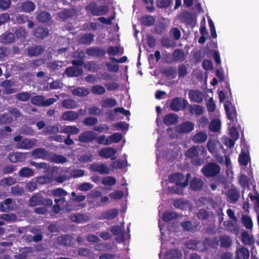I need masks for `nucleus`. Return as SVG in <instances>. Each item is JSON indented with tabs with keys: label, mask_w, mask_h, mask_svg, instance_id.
Masks as SVG:
<instances>
[{
	"label": "nucleus",
	"mask_w": 259,
	"mask_h": 259,
	"mask_svg": "<svg viewBox=\"0 0 259 259\" xmlns=\"http://www.w3.org/2000/svg\"><path fill=\"white\" fill-rule=\"evenodd\" d=\"M51 18V14L47 11H42L36 16V20L41 23H46L50 21Z\"/></svg>",
	"instance_id": "6ab92c4d"
},
{
	"label": "nucleus",
	"mask_w": 259,
	"mask_h": 259,
	"mask_svg": "<svg viewBox=\"0 0 259 259\" xmlns=\"http://www.w3.org/2000/svg\"><path fill=\"white\" fill-rule=\"evenodd\" d=\"M221 127V121L219 119L213 120L209 125L210 130L211 131L216 132L219 131Z\"/></svg>",
	"instance_id": "49530a36"
},
{
	"label": "nucleus",
	"mask_w": 259,
	"mask_h": 259,
	"mask_svg": "<svg viewBox=\"0 0 259 259\" xmlns=\"http://www.w3.org/2000/svg\"><path fill=\"white\" fill-rule=\"evenodd\" d=\"M32 142L29 140L25 139L17 143V147L18 148L28 149L31 148Z\"/></svg>",
	"instance_id": "473e14b6"
},
{
	"label": "nucleus",
	"mask_w": 259,
	"mask_h": 259,
	"mask_svg": "<svg viewBox=\"0 0 259 259\" xmlns=\"http://www.w3.org/2000/svg\"><path fill=\"white\" fill-rule=\"evenodd\" d=\"M221 246L223 247L229 246L231 243V239L228 236H222L220 237Z\"/></svg>",
	"instance_id": "e2e57ef3"
},
{
	"label": "nucleus",
	"mask_w": 259,
	"mask_h": 259,
	"mask_svg": "<svg viewBox=\"0 0 259 259\" xmlns=\"http://www.w3.org/2000/svg\"><path fill=\"white\" fill-rule=\"evenodd\" d=\"M116 182V179L110 176L106 177L102 180V183L104 185L107 186H112L115 184Z\"/></svg>",
	"instance_id": "de8ad7c7"
},
{
	"label": "nucleus",
	"mask_w": 259,
	"mask_h": 259,
	"mask_svg": "<svg viewBox=\"0 0 259 259\" xmlns=\"http://www.w3.org/2000/svg\"><path fill=\"white\" fill-rule=\"evenodd\" d=\"M30 164L38 169H44L45 172L50 174H53L57 170V167H51L48 163L45 162L37 163L33 161H30Z\"/></svg>",
	"instance_id": "39448f33"
},
{
	"label": "nucleus",
	"mask_w": 259,
	"mask_h": 259,
	"mask_svg": "<svg viewBox=\"0 0 259 259\" xmlns=\"http://www.w3.org/2000/svg\"><path fill=\"white\" fill-rule=\"evenodd\" d=\"M95 133L93 132L87 131L79 136V140L82 142H89L95 139Z\"/></svg>",
	"instance_id": "4468645a"
},
{
	"label": "nucleus",
	"mask_w": 259,
	"mask_h": 259,
	"mask_svg": "<svg viewBox=\"0 0 259 259\" xmlns=\"http://www.w3.org/2000/svg\"><path fill=\"white\" fill-rule=\"evenodd\" d=\"M14 34L11 32L3 33L0 37V41L3 44H10L14 41Z\"/></svg>",
	"instance_id": "aec40b11"
},
{
	"label": "nucleus",
	"mask_w": 259,
	"mask_h": 259,
	"mask_svg": "<svg viewBox=\"0 0 259 259\" xmlns=\"http://www.w3.org/2000/svg\"><path fill=\"white\" fill-rule=\"evenodd\" d=\"M90 168L93 171L101 174H108L111 171V168L104 163H94L90 165Z\"/></svg>",
	"instance_id": "20e7f679"
},
{
	"label": "nucleus",
	"mask_w": 259,
	"mask_h": 259,
	"mask_svg": "<svg viewBox=\"0 0 259 259\" xmlns=\"http://www.w3.org/2000/svg\"><path fill=\"white\" fill-rule=\"evenodd\" d=\"M220 148L221 145L218 141H209L207 143V148L212 154H215L217 153V150Z\"/></svg>",
	"instance_id": "5701e85b"
},
{
	"label": "nucleus",
	"mask_w": 259,
	"mask_h": 259,
	"mask_svg": "<svg viewBox=\"0 0 259 259\" xmlns=\"http://www.w3.org/2000/svg\"><path fill=\"white\" fill-rule=\"evenodd\" d=\"M142 22L145 25L150 26L154 24V19L152 16H145L142 18Z\"/></svg>",
	"instance_id": "680f3d73"
},
{
	"label": "nucleus",
	"mask_w": 259,
	"mask_h": 259,
	"mask_svg": "<svg viewBox=\"0 0 259 259\" xmlns=\"http://www.w3.org/2000/svg\"><path fill=\"white\" fill-rule=\"evenodd\" d=\"M8 111L15 118H17L21 116V113L20 110L16 107H9L8 108Z\"/></svg>",
	"instance_id": "3c124183"
},
{
	"label": "nucleus",
	"mask_w": 259,
	"mask_h": 259,
	"mask_svg": "<svg viewBox=\"0 0 259 259\" xmlns=\"http://www.w3.org/2000/svg\"><path fill=\"white\" fill-rule=\"evenodd\" d=\"M118 211L116 209H111L103 213V218L104 219L112 220L116 218L117 215Z\"/></svg>",
	"instance_id": "f704fd0d"
},
{
	"label": "nucleus",
	"mask_w": 259,
	"mask_h": 259,
	"mask_svg": "<svg viewBox=\"0 0 259 259\" xmlns=\"http://www.w3.org/2000/svg\"><path fill=\"white\" fill-rule=\"evenodd\" d=\"M82 72V69L79 67H74L66 70V74L73 76H79Z\"/></svg>",
	"instance_id": "72a5a7b5"
},
{
	"label": "nucleus",
	"mask_w": 259,
	"mask_h": 259,
	"mask_svg": "<svg viewBox=\"0 0 259 259\" xmlns=\"http://www.w3.org/2000/svg\"><path fill=\"white\" fill-rule=\"evenodd\" d=\"M93 187V185L89 183H83L78 185V189L80 191H88Z\"/></svg>",
	"instance_id": "0e129e2a"
},
{
	"label": "nucleus",
	"mask_w": 259,
	"mask_h": 259,
	"mask_svg": "<svg viewBox=\"0 0 259 259\" xmlns=\"http://www.w3.org/2000/svg\"><path fill=\"white\" fill-rule=\"evenodd\" d=\"M220 170L219 166L213 163L208 164L202 169L203 174L207 177L213 176L218 174Z\"/></svg>",
	"instance_id": "7ed1b4c3"
},
{
	"label": "nucleus",
	"mask_w": 259,
	"mask_h": 259,
	"mask_svg": "<svg viewBox=\"0 0 259 259\" xmlns=\"http://www.w3.org/2000/svg\"><path fill=\"white\" fill-rule=\"evenodd\" d=\"M189 96L191 100L200 103L203 101V94L198 91H190L189 93Z\"/></svg>",
	"instance_id": "ddd939ff"
},
{
	"label": "nucleus",
	"mask_w": 259,
	"mask_h": 259,
	"mask_svg": "<svg viewBox=\"0 0 259 259\" xmlns=\"http://www.w3.org/2000/svg\"><path fill=\"white\" fill-rule=\"evenodd\" d=\"M70 219L74 222L82 223L87 222L89 220V217L87 214L76 213L72 215Z\"/></svg>",
	"instance_id": "a211bd4d"
},
{
	"label": "nucleus",
	"mask_w": 259,
	"mask_h": 259,
	"mask_svg": "<svg viewBox=\"0 0 259 259\" xmlns=\"http://www.w3.org/2000/svg\"><path fill=\"white\" fill-rule=\"evenodd\" d=\"M200 200L202 201L204 203V204H205V202H208L209 203V205L211 206L212 207L217 209L218 208L219 211L218 212V214L220 213L221 214L222 213V208L221 206H218V205L217 203L214 202L213 200L212 199L211 200H207L205 198H200Z\"/></svg>",
	"instance_id": "37998d69"
},
{
	"label": "nucleus",
	"mask_w": 259,
	"mask_h": 259,
	"mask_svg": "<svg viewBox=\"0 0 259 259\" xmlns=\"http://www.w3.org/2000/svg\"><path fill=\"white\" fill-rule=\"evenodd\" d=\"M191 188L194 190H198L202 187V182L199 179H194L190 183Z\"/></svg>",
	"instance_id": "58836bf2"
},
{
	"label": "nucleus",
	"mask_w": 259,
	"mask_h": 259,
	"mask_svg": "<svg viewBox=\"0 0 259 259\" xmlns=\"http://www.w3.org/2000/svg\"><path fill=\"white\" fill-rule=\"evenodd\" d=\"M49 34V30L47 27L38 26L36 27L33 32L35 37L39 39H44Z\"/></svg>",
	"instance_id": "9d476101"
},
{
	"label": "nucleus",
	"mask_w": 259,
	"mask_h": 259,
	"mask_svg": "<svg viewBox=\"0 0 259 259\" xmlns=\"http://www.w3.org/2000/svg\"><path fill=\"white\" fill-rule=\"evenodd\" d=\"M78 114L72 111H66V120H72L77 118Z\"/></svg>",
	"instance_id": "338daca9"
},
{
	"label": "nucleus",
	"mask_w": 259,
	"mask_h": 259,
	"mask_svg": "<svg viewBox=\"0 0 259 259\" xmlns=\"http://www.w3.org/2000/svg\"><path fill=\"white\" fill-rule=\"evenodd\" d=\"M20 8L22 11L30 13L34 10L35 5L32 1H26L21 4Z\"/></svg>",
	"instance_id": "f8f14e48"
},
{
	"label": "nucleus",
	"mask_w": 259,
	"mask_h": 259,
	"mask_svg": "<svg viewBox=\"0 0 259 259\" xmlns=\"http://www.w3.org/2000/svg\"><path fill=\"white\" fill-rule=\"evenodd\" d=\"M116 153V150L111 147L103 148L98 151V154L100 156L106 159L111 158V159L115 158L114 155Z\"/></svg>",
	"instance_id": "0eeeda50"
},
{
	"label": "nucleus",
	"mask_w": 259,
	"mask_h": 259,
	"mask_svg": "<svg viewBox=\"0 0 259 259\" xmlns=\"http://www.w3.org/2000/svg\"><path fill=\"white\" fill-rule=\"evenodd\" d=\"M176 217V214L173 212L166 211L163 215L162 219L165 222H168Z\"/></svg>",
	"instance_id": "6e6d98bb"
},
{
	"label": "nucleus",
	"mask_w": 259,
	"mask_h": 259,
	"mask_svg": "<svg viewBox=\"0 0 259 259\" xmlns=\"http://www.w3.org/2000/svg\"><path fill=\"white\" fill-rule=\"evenodd\" d=\"M98 122L97 118L89 117L85 118L83 121V123L87 125H93L97 124Z\"/></svg>",
	"instance_id": "69168bd1"
},
{
	"label": "nucleus",
	"mask_w": 259,
	"mask_h": 259,
	"mask_svg": "<svg viewBox=\"0 0 259 259\" xmlns=\"http://www.w3.org/2000/svg\"><path fill=\"white\" fill-rule=\"evenodd\" d=\"M97 142L99 144H103L104 145H110L109 136H106L105 135H102L98 137L97 139Z\"/></svg>",
	"instance_id": "864d4df0"
},
{
	"label": "nucleus",
	"mask_w": 259,
	"mask_h": 259,
	"mask_svg": "<svg viewBox=\"0 0 259 259\" xmlns=\"http://www.w3.org/2000/svg\"><path fill=\"white\" fill-rule=\"evenodd\" d=\"M54 178L52 175L40 176L37 178V182L42 185L50 184L54 182Z\"/></svg>",
	"instance_id": "393cba45"
},
{
	"label": "nucleus",
	"mask_w": 259,
	"mask_h": 259,
	"mask_svg": "<svg viewBox=\"0 0 259 259\" xmlns=\"http://www.w3.org/2000/svg\"><path fill=\"white\" fill-rule=\"evenodd\" d=\"M16 216L14 214L6 213L2 215L1 219L7 222H10L15 220Z\"/></svg>",
	"instance_id": "774afa93"
},
{
	"label": "nucleus",
	"mask_w": 259,
	"mask_h": 259,
	"mask_svg": "<svg viewBox=\"0 0 259 259\" xmlns=\"http://www.w3.org/2000/svg\"><path fill=\"white\" fill-rule=\"evenodd\" d=\"M228 196L229 200L232 202L237 201L239 198V193L235 190H232L228 192Z\"/></svg>",
	"instance_id": "8fccbe9b"
},
{
	"label": "nucleus",
	"mask_w": 259,
	"mask_h": 259,
	"mask_svg": "<svg viewBox=\"0 0 259 259\" xmlns=\"http://www.w3.org/2000/svg\"><path fill=\"white\" fill-rule=\"evenodd\" d=\"M25 158V154L20 152H16L9 155V159L12 162L21 161L24 159Z\"/></svg>",
	"instance_id": "cd10ccee"
},
{
	"label": "nucleus",
	"mask_w": 259,
	"mask_h": 259,
	"mask_svg": "<svg viewBox=\"0 0 259 259\" xmlns=\"http://www.w3.org/2000/svg\"><path fill=\"white\" fill-rule=\"evenodd\" d=\"M249 256V252L247 249L244 247H241L236 251V257L238 259H247Z\"/></svg>",
	"instance_id": "b1692460"
},
{
	"label": "nucleus",
	"mask_w": 259,
	"mask_h": 259,
	"mask_svg": "<svg viewBox=\"0 0 259 259\" xmlns=\"http://www.w3.org/2000/svg\"><path fill=\"white\" fill-rule=\"evenodd\" d=\"M122 138V135L120 133H116L109 136L110 145L113 143L119 142Z\"/></svg>",
	"instance_id": "c03bdc74"
},
{
	"label": "nucleus",
	"mask_w": 259,
	"mask_h": 259,
	"mask_svg": "<svg viewBox=\"0 0 259 259\" xmlns=\"http://www.w3.org/2000/svg\"><path fill=\"white\" fill-rule=\"evenodd\" d=\"M123 227L119 226H113L111 229V232L114 235L118 236L116 240L120 242L123 240Z\"/></svg>",
	"instance_id": "4be33fe9"
},
{
	"label": "nucleus",
	"mask_w": 259,
	"mask_h": 259,
	"mask_svg": "<svg viewBox=\"0 0 259 259\" xmlns=\"http://www.w3.org/2000/svg\"><path fill=\"white\" fill-rule=\"evenodd\" d=\"M12 120V117L7 114H3L0 115V123L2 124L11 123Z\"/></svg>",
	"instance_id": "09e8293b"
},
{
	"label": "nucleus",
	"mask_w": 259,
	"mask_h": 259,
	"mask_svg": "<svg viewBox=\"0 0 259 259\" xmlns=\"http://www.w3.org/2000/svg\"><path fill=\"white\" fill-rule=\"evenodd\" d=\"M241 238L242 241L246 245H251L254 243L253 237L246 232L242 233Z\"/></svg>",
	"instance_id": "c9c22d12"
},
{
	"label": "nucleus",
	"mask_w": 259,
	"mask_h": 259,
	"mask_svg": "<svg viewBox=\"0 0 259 259\" xmlns=\"http://www.w3.org/2000/svg\"><path fill=\"white\" fill-rule=\"evenodd\" d=\"M51 161L57 163H63L65 162V157L62 155L53 153L52 155L49 154V158Z\"/></svg>",
	"instance_id": "c85d7f7f"
},
{
	"label": "nucleus",
	"mask_w": 259,
	"mask_h": 259,
	"mask_svg": "<svg viewBox=\"0 0 259 259\" xmlns=\"http://www.w3.org/2000/svg\"><path fill=\"white\" fill-rule=\"evenodd\" d=\"M204 148L201 146H193L189 148L186 152V156L188 157H194L198 154V151H203Z\"/></svg>",
	"instance_id": "2eb2a0df"
},
{
	"label": "nucleus",
	"mask_w": 259,
	"mask_h": 259,
	"mask_svg": "<svg viewBox=\"0 0 259 259\" xmlns=\"http://www.w3.org/2000/svg\"><path fill=\"white\" fill-rule=\"evenodd\" d=\"M224 107L227 117L231 121L228 123L230 136L232 139L237 140L239 137V134L234 126V122L236 121V112L234 105L232 103L226 102L224 104Z\"/></svg>",
	"instance_id": "f03ea898"
},
{
	"label": "nucleus",
	"mask_w": 259,
	"mask_h": 259,
	"mask_svg": "<svg viewBox=\"0 0 259 259\" xmlns=\"http://www.w3.org/2000/svg\"><path fill=\"white\" fill-rule=\"evenodd\" d=\"M89 93L88 90L81 88H78L73 91V94L78 96L87 95Z\"/></svg>",
	"instance_id": "13d9d810"
},
{
	"label": "nucleus",
	"mask_w": 259,
	"mask_h": 259,
	"mask_svg": "<svg viewBox=\"0 0 259 259\" xmlns=\"http://www.w3.org/2000/svg\"><path fill=\"white\" fill-rule=\"evenodd\" d=\"M125 166V163L123 161L117 160L111 162L110 165L111 170L114 169L123 168Z\"/></svg>",
	"instance_id": "a19ab883"
},
{
	"label": "nucleus",
	"mask_w": 259,
	"mask_h": 259,
	"mask_svg": "<svg viewBox=\"0 0 259 259\" xmlns=\"http://www.w3.org/2000/svg\"><path fill=\"white\" fill-rule=\"evenodd\" d=\"M16 37L21 40H24L27 35V32L25 29L22 27H19L17 29L15 32Z\"/></svg>",
	"instance_id": "a18cd8bd"
},
{
	"label": "nucleus",
	"mask_w": 259,
	"mask_h": 259,
	"mask_svg": "<svg viewBox=\"0 0 259 259\" xmlns=\"http://www.w3.org/2000/svg\"><path fill=\"white\" fill-rule=\"evenodd\" d=\"M108 10L106 6H100L93 10V14L95 15H103L106 13Z\"/></svg>",
	"instance_id": "79ce46f5"
},
{
	"label": "nucleus",
	"mask_w": 259,
	"mask_h": 259,
	"mask_svg": "<svg viewBox=\"0 0 259 259\" xmlns=\"http://www.w3.org/2000/svg\"><path fill=\"white\" fill-rule=\"evenodd\" d=\"M190 112L192 114L200 115L203 112L202 108L199 105H194L192 106L190 109Z\"/></svg>",
	"instance_id": "4d7b16f0"
},
{
	"label": "nucleus",
	"mask_w": 259,
	"mask_h": 259,
	"mask_svg": "<svg viewBox=\"0 0 259 259\" xmlns=\"http://www.w3.org/2000/svg\"><path fill=\"white\" fill-rule=\"evenodd\" d=\"M182 255L180 251L177 249L171 250L165 254L164 259H179Z\"/></svg>",
	"instance_id": "412c9836"
},
{
	"label": "nucleus",
	"mask_w": 259,
	"mask_h": 259,
	"mask_svg": "<svg viewBox=\"0 0 259 259\" xmlns=\"http://www.w3.org/2000/svg\"><path fill=\"white\" fill-rule=\"evenodd\" d=\"M45 51V48L41 45H36L28 49L27 53L29 56H37L41 55Z\"/></svg>",
	"instance_id": "9b49d317"
},
{
	"label": "nucleus",
	"mask_w": 259,
	"mask_h": 259,
	"mask_svg": "<svg viewBox=\"0 0 259 259\" xmlns=\"http://www.w3.org/2000/svg\"><path fill=\"white\" fill-rule=\"evenodd\" d=\"M12 203V199L10 198L6 199L0 203V210L4 212H9L11 210L10 204Z\"/></svg>",
	"instance_id": "a878e982"
},
{
	"label": "nucleus",
	"mask_w": 259,
	"mask_h": 259,
	"mask_svg": "<svg viewBox=\"0 0 259 259\" xmlns=\"http://www.w3.org/2000/svg\"><path fill=\"white\" fill-rule=\"evenodd\" d=\"M242 219L243 223L247 229H250L252 227V222L249 217L243 215Z\"/></svg>",
	"instance_id": "5fc2aeb1"
},
{
	"label": "nucleus",
	"mask_w": 259,
	"mask_h": 259,
	"mask_svg": "<svg viewBox=\"0 0 259 259\" xmlns=\"http://www.w3.org/2000/svg\"><path fill=\"white\" fill-rule=\"evenodd\" d=\"M44 97L41 95H36L31 98L32 104L37 106H43Z\"/></svg>",
	"instance_id": "ea45409f"
},
{
	"label": "nucleus",
	"mask_w": 259,
	"mask_h": 259,
	"mask_svg": "<svg viewBox=\"0 0 259 259\" xmlns=\"http://www.w3.org/2000/svg\"><path fill=\"white\" fill-rule=\"evenodd\" d=\"M42 196L38 193L33 195L29 199V205L31 206L41 205L42 204Z\"/></svg>",
	"instance_id": "dca6fc26"
},
{
	"label": "nucleus",
	"mask_w": 259,
	"mask_h": 259,
	"mask_svg": "<svg viewBox=\"0 0 259 259\" xmlns=\"http://www.w3.org/2000/svg\"><path fill=\"white\" fill-rule=\"evenodd\" d=\"M16 170V166L9 164L5 166L2 169L4 174H8L12 173Z\"/></svg>",
	"instance_id": "052dcab7"
},
{
	"label": "nucleus",
	"mask_w": 259,
	"mask_h": 259,
	"mask_svg": "<svg viewBox=\"0 0 259 259\" xmlns=\"http://www.w3.org/2000/svg\"><path fill=\"white\" fill-rule=\"evenodd\" d=\"M117 104L116 101L113 99L107 98L101 102V105L103 107H112Z\"/></svg>",
	"instance_id": "4c0bfd02"
},
{
	"label": "nucleus",
	"mask_w": 259,
	"mask_h": 259,
	"mask_svg": "<svg viewBox=\"0 0 259 259\" xmlns=\"http://www.w3.org/2000/svg\"><path fill=\"white\" fill-rule=\"evenodd\" d=\"M193 129L194 124L190 121L185 122L177 125L176 127V131L180 134L189 133Z\"/></svg>",
	"instance_id": "1a4fd4ad"
},
{
	"label": "nucleus",
	"mask_w": 259,
	"mask_h": 259,
	"mask_svg": "<svg viewBox=\"0 0 259 259\" xmlns=\"http://www.w3.org/2000/svg\"><path fill=\"white\" fill-rule=\"evenodd\" d=\"M190 175L187 174V177L185 178L182 174H175L171 175L168 177V182L167 181L163 182L162 185L164 189H167L168 191L174 193H179L180 191L175 189V187L183 188L186 187L188 184V180Z\"/></svg>",
	"instance_id": "f257e3e1"
},
{
	"label": "nucleus",
	"mask_w": 259,
	"mask_h": 259,
	"mask_svg": "<svg viewBox=\"0 0 259 259\" xmlns=\"http://www.w3.org/2000/svg\"><path fill=\"white\" fill-rule=\"evenodd\" d=\"M92 92L95 94L102 95L106 92L105 88L100 85H96L92 89Z\"/></svg>",
	"instance_id": "603ef678"
},
{
	"label": "nucleus",
	"mask_w": 259,
	"mask_h": 259,
	"mask_svg": "<svg viewBox=\"0 0 259 259\" xmlns=\"http://www.w3.org/2000/svg\"><path fill=\"white\" fill-rule=\"evenodd\" d=\"M207 138V135L205 132H200L196 133L192 137V140L194 143H200L204 142Z\"/></svg>",
	"instance_id": "f3484780"
},
{
	"label": "nucleus",
	"mask_w": 259,
	"mask_h": 259,
	"mask_svg": "<svg viewBox=\"0 0 259 259\" xmlns=\"http://www.w3.org/2000/svg\"><path fill=\"white\" fill-rule=\"evenodd\" d=\"M188 104L186 100L181 98L173 100L170 104V107L174 111H179L183 109Z\"/></svg>",
	"instance_id": "423d86ee"
},
{
	"label": "nucleus",
	"mask_w": 259,
	"mask_h": 259,
	"mask_svg": "<svg viewBox=\"0 0 259 259\" xmlns=\"http://www.w3.org/2000/svg\"><path fill=\"white\" fill-rule=\"evenodd\" d=\"M170 34L171 37L176 40L179 39L181 36V33L180 31L176 28H172L170 30Z\"/></svg>",
	"instance_id": "bf43d9fd"
},
{
	"label": "nucleus",
	"mask_w": 259,
	"mask_h": 259,
	"mask_svg": "<svg viewBox=\"0 0 259 259\" xmlns=\"http://www.w3.org/2000/svg\"><path fill=\"white\" fill-rule=\"evenodd\" d=\"M49 154V151L44 148H36L31 152V155L35 159H48Z\"/></svg>",
	"instance_id": "6e6552de"
},
{
	"label": "nucleus",
	"mask_w": 259,
	"mask_h": 259,
	"mask_svg": "<svg viewBox=\"0 0 259 259\" xmlns=\"http://www.w3.org/2000/svg\"><path fill=\"white\" fill-rule=\"evenodd\" d=\"M15 98L21 101L26 102L31 99V95L27 92L19 93L15 95Z\"/></svg>",
	"instance_id": "7c9ffc66"
},
{
	"label": "nucleus",
	"mask_w": 259,
	"mask_h": 259,
	"mask_svg": "<svg viewBox=\"0 0 259 259\" xmlns=\"http://www.w3.org/2000/svg\"><path fill=\"white\" fill-rule=\"evenodd\" d=\"M19 175L21 177L29 178L33 176L34 173L33 170L28 167H22L19 171Z\"/></svg>",
	"instance_id": "bb28decb"
},
{
	"label": "nucleus",
	"mask_w": 259,
	"mask_h": 259,
	"mask_svg": "<svg viewBox=\"0 0 259 259\" xmlns=\"http://www.w3.org/2000/svg\"><path fill=\"white\" fill-rule=\"evenodd\" d=\"M177 121L178 117L174 113L166 115L164 118V122L167 125L175 124Z\"/></svg>",
	"instance_id": "c756f323"
},
{
	"label": "nucleus",
	"mask_w": 259,
	"mask_h": 259,
	"mask_svg": "<svg viewBox=\"0 0 259 259\" xmlns=\"http://www.w3.org/2000/svg\"><path fill=\"white\" fill-rule=\"evenodd\" d=\"M249 161V155L247 153L245 152H241L239 157V162L242 165L246 166L247 165Z\"/></svg>",
	"instance_id": "e433bc0d"
},
{
	"label": "nucleus",
	"mask_w": 259,
	"mask_h": 259,
	"mask_svg": "<svg viewBox=\"0 0 259 259\" xmlns=\"http://www.w3.org/2000/svg\"><path fill=\"white\" fill-rule=\"evenodd\" d=\"M173 58L176 61L182 62L185 59V56L182 51L177 49L174 52Z\"/></svg>",
	"instance_id": "2f4dec72"
}]
</instances>
